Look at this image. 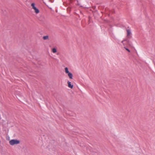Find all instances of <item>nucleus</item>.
<instances>
[{
	"label": "nucleus",
	"mask_w": 155,
	"mask_h": 155,
	"mask_svg": "<svg viewBox=\"0 0 155 155\" xmlns=\"http://www.w3.org/2000/svg\"><path fill=\"white\" fill-rule=\"evenodd\" d=\"M52 51L54 53H55L57 52V50L55 48H53L52 49Z\"/></svg>",
	"instance_id": "6e6552de"
},
{
	"label": "nucleus",
	"mask_w": 155,
	"mask_h": 155,
	"mask_svg": "<svg viewBox=\"0 0 155 155\" xmlns=\"http://www.w3.org/2000/svg\"><path fill=\"white\" fill-rule=\"evenodd\" d=\"M68 87L72 88L73 87V85H72L71 84V82L69 81H68Z\"/></svg>",
	"instance_id": "7ed1b4c3"
},
{
	"label": "nucleus",
	"mask_w": 155,
	"mask_h": 155,
	"mask_svg": "<svg viewBox=\"0 0 155 155\" xmlns=\"http://www.w3.org/2000/svg\"><path fill=\"white\" fill-rule=\"evenodd\" d=\"M33 9L35 10V12L36 13L38 14L39 13V10L38 8H37L36 7L35 8Z\"/></svg>",
	"instance_id": "39448f33"
},
{
	"label": "nucleus",
	"mask_w": 155,
	"mask_h": 155,
	"mask_svg": "<svg viewBox=\"0 0 155 155\" xmlns=\"http://www.w3.org/2000/svg\"><path fill=\"white\" fill-rule=\"evenodd\" d=\"M35 3H32L31 4V6L32 7V8L33 9H34V8H35L36 7L35 6Z\"/></svg>",
	"instance_id": "9d476101"
},
{
	"label": "nucleus",
	"mask_w": 155,
	"mask_h": 155,
	"mask_svg": "<svg viewBox=\"0 0 155 155\" xmlns=\"http://www.w3.org/2000/svg\"><path fill=\"white\" fill-rule=\"evenodd\" d=\"M124 43H125V47L127 45H127V43L126 41H125L124 42Z\"/></svg>",
	"instance_id": "f8f14e48"
},
{
	"label": "nucleus",
	"mask_w": 155,
	"mask_h": 155,
	"mask_svg": "<svg viewBox=\"0 0 155 155\" xmlns=\"http://www.w3.org/2000/svg\"><path fill=\"white\" fill-rule=\"evenodd\" d=\"M127 36L128 37L131 34V32L130 30H127Z\"/></svg>",
	"instance_id": "423d86ee"
},
{
	"label": "nucleus",
	"mask_w": 155,
	"mask_h": 155,
	"mask_svg": "<svg viewBox=\"0 0 155 155\" xmlns=\"http://www.w3.org/2000/svg\"><path fill=\"white\" fill-rule=\"evenodd\" d=\"M125 41H126L127 45H128L129 46L131 47L133 46V45L132 42L127 39H124L122 41L121 43L123 44L124 46H125V43H124Z\"/></svg>",
	"instance_id": "f257e3e1"
},
{
	"label": "nucleus",
	"mask_w": 155,
	"mask_h": 155,
	"mask_svg": "<svg viewBox=\"0 0 155 155\" xmlns=\"http://www.w3.org/2000/svg\"><path fill=\"white\" fill-rule=\"evenodd\" d=\"M67 74L70 79H72L73 78V75L72 73L70 72H69Z\"/></svg>",
	"instance_id": "20e7f679"
},
{
	"label": "nucleus",
	"mask_w": 155,
	"mask_h": 155,
	"mask_svg": "<svg viewBox=\"0 0 155 155\" xmlns=\"http://www.w3.org/2000/svg\"><path fill=\"white\" fill-rule=\"evenodd\" d=\"M48 38H49V37H48V35L44 36L43 37V39L44 40L48 39Z\"/></svg>",
	"instance_id": "0eeeda50"
},
{
	"label": "nucleus",
	"mask_w": 155,
	"mask_h": 155,
	"mask_svg": "<svg viewBox=\"0 0 155 155\" xmlns=\"http://www.w3.org/2000/svg\"><path fill=\"white\" fill-rule=\"evenodd\" d=\"M65 73L67 74H68V73L70 72L68 70V68L67 67H66L65 68Z\"/></svg>",
	"instance_id": "1a4fd4ad"
},
{
	"label": "nucleus",
	"mask_w": 155,
	"mask_h": 155,
	"mask_svg": "<svg viewBox=\"0 0 155 155\" xmlns=\"http://www.w3.org/2000/svg\"><path fill=\"white\" fill-rule=\"evenodd\" d=\"M124 48L128 52H130V50L128 49V48H127L125 46H124Z\"/></svg>",
	"instance_id": "9b49d317"
},
{
	"label": "nucleus",
	"mask_w": 155,
	"mask_h": 155,
	"mask_svg": "<svg viewBox=\"0 0 155 155\" xmlns=\"http://www.w3.org/2000/svg\"><path fill=\"white\" fill-rule=\"evenodd\" d=\"M20 143V141L15 139H12L9 141V143L11 145L18 144Z\"/></svg>",
	"instance_id": "f03ea898"
}]
</instances>
